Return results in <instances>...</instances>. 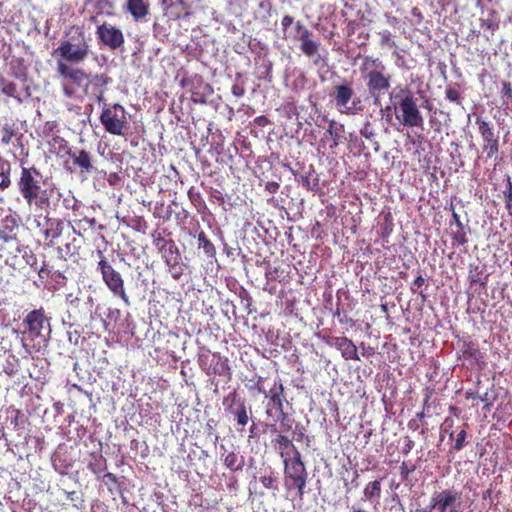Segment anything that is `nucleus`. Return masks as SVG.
Listing matches in <instances>:
<instances>
[{
  "label": "nucleus",
  "instance_id": "nucleus-19",
  "mask_svg": "<svg viewBox=\"0 0 512 512\" xmlns=\"http://www.w3.org/2000/svg\"><path fill=\"white\" fill-rule=\"evenodd\" d=\"M63 221L59 218L45 217L41 234L49 246L55 245V240L59 239L63 232Z\"/></svg>",
  "mask_w": 512,
  "mask_h": 512
},
{
  "label": "nucleus",
  "instance_id": "nucleus-33",
  "mask_svg": "<svg viewBox=\"0 0 512 512\" xmlns=\"http://www.w3.org/2000/svg\"><path fill=\"white\" fill-rule=\"evenodd\" d=\"M88 468L94 474H100L107 469V461L102 455H93V461L88 464Z\"/></svg>",
  "mask_w": 512,
  "mask_h": 512
},
{
  "label": "nucleus",
  "instance_id": "nucleus-42",
  "mask_svg": "<svg viewBox=\"0 0 512 512\" xmlns=\"http://www.w3.org/2000/svg\"><path fill=\"white\" fill-rule=\"evenodd\" d=\"M416 470V466L414 464H410L406 461H403L400 466V477L402 481H407L409 476Z\"/></svg>",
  "mask_w": 512,
  "mask_h": 512
},
{
  "label": "nucleus",
  "instance_id": "nucleus-29",
  "mask_svg": "<svg viewBox=\"0 0 512 512\" xmlns=\"http://www.w3.org/2000/svg\"><path fill=\"white\" fill-rule=\"evenodd\" d=\"M272 443L278 445L280 457L284 460V458H288V453L286 452L287 448H292L294 450L295 445L292 442V439L284 434H278L276 438L272 440Z\"/></svg>",
  "mask_w": 512,
  "mask_h": 512
},
{
  "label": "nucleus",
  "instance_id": "nucleus-21",
  "mask_svg": "<svg viewBox=\"0 0 512 512\" xmlns=\"http://www.w3.org/2000/svg\"><path fill=\"white\" fill-rule=\"evenodd\" d=\"M67 154L72 158L74 166L80 168L81 173H91L94 170L91 154L82 149L79 151H68Z\"/></svg>",
  "mask_w": 512,
  "mask_h": 512
},
{
  "label": "nucleus",
  "instance_id": "nucleus-50",
  "mask_svg": "<svg viewBox=\"0 0 512 512\" xmlns=\"http://www.w3.org/2000/svg\"><path fill=\"white\" fill-rule=\"evenodd\" d=\"M453 427H454V419L451 417H446L444 422L441 425V431L444 433H448L450 439H453L454 438V432L452 430Z\"/></svg>",
  "mask_w": 512,
  "mask_h": 512
},
{
  "label": "nucleus",
  "instance_id": "nucleus-44",
  "mask_svg": "<svg viewBox=\"0 0 512 512\" xmlns=\"http://www.w3.org/2000/svg\"><path fill=\"white\" fill-rule=\"evenodd\" d=\"M260 482L267 489H276L277 478L273 472L260 477Z\"/></svg>",
  "mask_w": 512,
  "mask_h": 512
},
{
  "label": "nucleus",
  "instance_id": "nucleus-27",
  "mask_svg": "<svg viewBox=\"0 0 512 512\" xmlns=\"http://www.w3.org/2000/svg\"><path fill=\"white\" fill-rule=\"evenodd\" d=\"M224 465L232 472L242 471L245 466V458L238 452L230 451L223 458Z\"/></svg>",
  "mask_w": 512,
  "mask_h": 512
},
{
  "label": "nucleus",
  "instance_id": "nucleus-41",
  "mask_svg": "<svg viewBox=\"0 0 512 512\" xmlns=\"http://www.w3.org/2000/svg\"><path fill=\"white\" fill-rule=\"evenodd\" d=\"M379 36H380V45L382 47H389V48L396 47V42L392 39V35L389 30L380 31Z\"/></svg>",
  "mask_w": 512,
  "mask_h": 512
},
{
  "label": "nucleus",
  "instance_id": "nucleus-38",
  "mask_svg": "<svg viewBox=\"0 0 512 512\" xmlns=\"http://www.w3.org/2000/svg\"><path fill=\"white\" fill-rule=\"evenodd\" d=\"M445 98L457 105H462L463 98L461 97L460 92L451 85H448L445 89Z\"/></svg>",
  "mask_w": 512,
  "mask_h": 512
},
{
  "label": "nucleus",
  "instance_id": "nucleus-55",
  "mask_svg": "<svg viewBox=\"0 0 512 512\" xmlns=\"http://www.w3.org/2000/svg\"><path fill=\"white\" fill-rule=\"evenodd\" d=\"M294 439L301 442L305 436V429L301 425H296L295 430L293 431Z\"/></svg>",
  "mask_w": 512,
  "mask_h": 512
},
{
  "label": "nucleus",
  "instance_id": "nucleus-34",
  "mask_svg": "<svg viewBox=\"0 0 512 512\" xmlns=\"http://www.w3.org/2000/svg\"><path fill=\"white\" fill-rule=\"evenodd\" d=\"M212 356L213 353L209 349H203L198 354V365L201 368V370L205 372L206 375L211 366Z\"/></svg>",
  "mask_w": 512,
  "mask_h": 512
},
{
  "label": "nucleus",
  "instance_id": "nucleus-48",
  "mask_svg": "<svg viewBox=\"0 0 512 512\" xmlns=\"http://www.w3.org/2000/svg\"><path fill=\"white\" fill-rule=\"evenodd\" d=\"M432 394H433V390L432 389H429L427 388V392H426V395H425V398H424V401H423V410L421 412H418L415 416L414 419H416L417 421H422L424 418H425V409L428 408V403L432 397Z\"/></svg>",
  "mask_w": 512,
  "mask_h": 512
},
{
  "label": "nucleus",
  "instance_id": "nucleus-45",
  "mask_svg": "<svg viewBox=\"0 0 512 512\" xmlns=\"http://www.w3.org/2000/svg\"><path fill=\"white\" fill-rule=\"evenodd\" d=\"M466 437H467V432L465 429H462L461 431H459L455 437V442L452 446V449L455 451H460L465 445Z\"/></svg>",
  "mask_w": 512,
  "mask_h": 512
},
{
  "label": "nucleus",
  "instance_id": "nucleus-35",
  "mask_svg": "<svg viewBox=\"0 0 512 512\" xmlns=\"http://www.w3.org/2000/svg\"><path fill=\"white\" fill-rule=\"evenodd\" d=\"M16 135V128L14 123H5L1 129V143L9 145L12 138Z\"/></svg>",
  "mask_w": 512,
  "mask_h": 512
},
{
  "label": "nucleus",
  "instance_id": "nucleus-39",
  "mask_svg": "<svg viewBox=\"0 0 512 512\" xmlns=\"http://www.w3.org/2000/svg\"><path fill=\"white\" fill-rule=\"evenodd\" d=\"M245 91V83L242 80V75L238 73L236 75V82L232 85L231 92L235 97L240 98L244 96Z\"/></svg>",
  "mask_w": 512,
  "mask_h": 512
},
{
  "label": "nucleus",
  "instance_id": "nucleus-6",
  "mask_svg": "<svg viewBox=\"0 0 512 512\" xmlns=\"http://www.w3.org/2000/svg\"><path fill=\"white\" fill-rule=\"evenodd\" d=\"M384 66L379 59L367 56L360 67V72L366 81L369 94L378 99L385 94L391 86V75L383 72Z\"/></svg>",
  "mask_w": 512,
  "mask_h": 512
},
{
  "label": "nucleus",
  "instance_id": "nucleus-10",
  "mask_svg": "<svg viewBox=\"0 0 512 512\" xmlns=\"http://www.w3.org/2000/svg\"><path fill=\"white\" fill-rule=\"evenodd\" d=\"M476 124L478 126V132L482 139V153L485 154L486 159H492L496 157L500 150L499 137L495 133L490 122L484 118L477 116Z\"/></svg>",
  "mask_w": 512,
  "mask_h": 512
},
{
  "label": "nucleus",
  "instance_id": "nucleus-22",
  "mask_svg": "<svg viewBox=\"0 0 512 512\" xmlns=\"http://www.w3.org/2000/svg\"><path fill=\"white\" fill-rule=\"evenodd\" d=\"M383 478L369 481L363 488V500L371 504H379L382 496Z\"/></svg>",
  "mask_w": 512,
  "mask_h": 512
},
{
  "label": "nucleus",
  "instance_id": "nucleus-2",
  "mask_svg": "<svg viewBox=\"0 0 512 512\" xmlns=\"http://www.w3.org/2000/svg\"><path fill=\"white\" fill-rule=\"evenodd\" d=\"M45 180L36 167H21L17 188L29 206L45 209L50 206V193L45 187Z\"/></svg>",
  "mask_w": 512,
  "mask_h": 512
},
{
  "label": "nucleus",
  "instance_id": "nucleus-17",
  "mask_svg": "<svg viewBox=\"0 0 512 512\" xmlns=\"http://www.w3.org/2000/svg\"><path fill=\"white\" fill-rule=\"evenodd\" d=\"M326 343L330 346H334L337 350H339L341 352V356L345 360H360L357 346L351 339L345 336L331 337L326 339Z\"/></svg>",
  "mask_w": 512,
  "mask_h": 512
},
{
  "label": "nucleus",
  "instance_id": "nucleus-51",
  "mask_svg": "<svg viewBox=\"0 0 512 512\" xmlns=\"http://www.w3.org/2000/svg\"><path fill=\"white\" fill-rule=\"evenodd\" d=\"M480 27L484 31H490L493 35L496 29H498V24L490 19H480Z\"/></svg>",
  "mask_w": 512,
  "mask_h": 512
},
{
  "label": "nucleus",
  "instance_id": "nucleus-14",
  "mask_svg": "<svg viewBox=\"0 0 512 512\" xmlns=\"http://www.w3.org/2000/svg\"><path fill=\"white\" fill-rule=\"evenodd\" d=\"M460 499L461 492L454 489H445L432 495L428 508L430 511L434 510L436 512H461L454 507Z\"/></svg>",
  "mask_w": 512,
  "mask_h": 512
},
{
  "label": "nucleus",
  "instance_id": "nucleus-5",
  "mask_svg": "<svg viewBox=\"0 0 512 512\" xmlns=\"http://www.w3.org/2000/svg\"><path fill=\"white\" fill-rule=\"evenodd\" d=\"M284 485L287 491L295 490L299 499H303L308 482V471L297 448L290 458H284Z\"/></svg>",
  "mask_w": 512,
  "mask_h": 512
},
{
  "label": "nucleus",
  "instance_id": "nucleus-64",
  "mask_svg": "<svg viewBox=\"0 0 512 512\" xmlns=\"http://www.w3.org/2000/svg\"><path fill=\"white\" fill-rule=\"evenodd\" d=\"M465 398H466L467 400H469V399L477 400V399H479V398H480V396H479L478 392H476V391H472V390H469V391H467V392L465 393Z\"/></svg>",
  "mask_w": 512,
  "mask_h": 512
},
{
  "label": "nucleus",
  "instance_id": "nucleus-58",
  "mask_svg": "<svg viewBox=\"0 0 512 512\" xmlns=\"http://www.w3.org/2000/svg\"><path fill=\"white\" fill-rule=\"evenodd\" d=\"M26 263L35 271L37 270V257L35 254L31 253L29 256H26Z\"/></svg>",
  "mask_w": 512,
  "mask_h": 512
},
{
  "label": "nucleus",
  "instance_id": "nucleus-62",
  "mask_svg": "<svg viewBox=\"0 0 512 512\" xmlns=\"http://www.w3.org/2000/svg\"><path fill=\"white\" fill-rule=\"evenodd\" d=\"M192 99L196 103H205L206 102L205 95L199 94L197 92H192Z\"/></svg>",
  "mask_w": 512,
  "mask_h": 512
},
{
  "label": "nucleus",
  "instance_id": "nucleus-7",
  "mask_svg": "<svg viewBox=\"0 0 512 512\" xmlns=\"http://www.w3.org/2000/svg\"><path fill=\"white\" fill-rule=\"evenodd\" d=\"M126 115L127 112L121 104H105L99 120L107 133L124 136L129 127Z\"/></svg>",
  "mask_w": 512,
  "mask_h": 512
},
{
  "label": "nucleus",
  "instance_id": "nucleus-49",
  "mask_svg": "<svg viewBox=\"0 0 512 512\" xmlns=\"http://www.w3.org/2000/svg\"><path fill=\"white\" fill-rule=\"evenodd\" d=\"M425 284V279L422 275H418L415 280L413 281V284L411 286V292L412 293H418V288L422 287ZM419 295L421 296L422 300H426V295L423 292H419Z\"/></svg>",
  "mask_w": 512,
  "mask_h": 512
},
{
  "label": "nucleus",
  "instance_id": "nucleus-43",
  "mask_svg": "<svg viewBox=\"0 0 512 512\" xmlns=\"http://www.w3.org/2000/svg\"><path fill=\"white\" fill-rule=\"evenodd\" d=\"M278 417H279V421H280L281 431L282 432L291 431L293 423H294V419H292L287 412L282 413L281 415H278Z\"/></svg>",
  "mask_w": 512,
  "mask_h": 512
},
{
  "label": "nucleus",
  "instance_id": "nucleus-46",
  "mask_svg": "<svg viewBox=\"0 0 512 512\" xmlns=\"http://www.w3.org/2000/svg\"><path fill=\"white\" fill-rule=\"evenodd\" d=\"M342 125H338V123L335 120H330L327 132L330 134V136L337 140L340 136V132L342 130Z\"/></svg>",
  "mask_w": 512,
  "mask_h": 512
},
{
  "label": "nucleus",
  "instance_id": "nucleus-60",
  "mask_svg": "<svg viewBox=\"0 0 512 512\" xmlns=\"http://www.w3.org/2000/svg\"><path fill=\"white\" fill-rule=\"evenodd\" d=\"M360 346L362 348V355L364 357H370L375 353L374 348L371 346H365L364 343H361Z\"/></svg>",
  "mask_w": 512,
  "mask_h": 512
},
{
  "label": "nucleus",
  "instance_id": "nucleus-57",
  "mask_svg": "<svg viewBox=\"0 0 512 512\" xmlns=\"http://www.w3.org/2000/svg\"><path fill=\"white\" fill-rule=\"evenodd\" d=\"M280 185L279 183L275 181L267 182L265 185V190L268 191L270 194H275L279 190Z\"/></svg>",
  "mask_w": 512,
  "mask_h": 512
},
{
  "label": "nucleus",
  "instance_id": "nucleus-47",
  "mask_svg": "<svg viewBox=\"0 0 512 512\" xmlns=\"http://www.w3.org/2000/svg\"><path fill=\"white\" fill-rule=\"evenodd\" d=\"M172 242V239L167 240L163 236H161V234L153 235V244L158 249L159 252Z\"/></svg>",
  "mask_w": 512,
  "mask_h": 512
},
{
  "label": "nucleus",
  "instance_id": "nucleus-11",
  "mask_svg": "<svg viewBox=\"0 0 512 512\" xmlns=\"http://www.w3.org/2000/svg\"><path fill=\"white\" fill-rule=\"evenodd\" d=\"M96 36L98 43L111 51L122 48L125 43L123 31L107 22L97 26Z\"/></svg>",
  "mask_w": 512,
  "mask_h": 512
},
{
  "label": "nucleus",
  "instance_id": "nucleus-12",
  "mask_svg": "<svg viewBox=\"0 0 512 512\" xmlns=\"http://www.w3.org/2000/svg\"><path fill=\"white\" fill-rule=\"evenodd\" d=\"M354 95L355 92L352 83L345 79L341 83L334 85L330 94L337 110L347 115L355 114V101H353V106H348V103L353 99Z\"/></svg>",
  "mask_w": 512,
  "mask_h": 512
},
{
  "label": "nucleus",
  "instance_id": "nucleus-30",
  "mask_svg": "<svg viewBox=\"0 0 512 512\" xmlns=\"http://www.w3.org/2000/svg\"><path fill=\"white\" fill-rule=\"evenodd\" d=\"M11 165L8 161L0 160V190L5 191L11 186Z\"/></svg>",
  "mask_w": 512,
  "mask_h": 512
},
{
  "label": "nucleus",
  "instance_id": "nucleus-59",
  "mask_svg": "<svg viewBox=\"0 0 512 512\" xmlns=\"http://www.w3.org/2000/svg\"><path fill=\"white\" fill-rule=\"evenodd\" d=\"M413 447H414V441L411 440L409 437H406L405 444L402 449V453L406 454V455L409 454L410 451L413 449Z\"/></svg>",
  "mask_w": 512,
  "mask_h": 512
},
{
  "label": "nucleus",
  "instance_id": "nucleus-32",
  "mask_svg": "<svg viewBox=\"0 0 512 512\" xmlns=\"http://www.w3.org/2000/svg\"><path fill=\"white\" fill-rule=\"evenodd\" d=\"M284 402H286L285 394L274 398L272 400H269L266 406V414L268 416H273L272 410L275 409L278 415H281L282 413H286L284 411Z\"/></svg>",
  "mask_w": 512,
  "mask_h": 512
},
{
  "label": "nucleus",
  "instance_id": "nucleus-23",
  "mask_svg": "<svg viewBox=\"0 0 512 512\" xmlns=\"http://www.w3.org/2000/svg\"><path fill=\"white\" fill-rule=\"evenodd\" d=\"M18 227V222L14 217H6L0 225V240L5 243L18 242L16 233Z\"/></svg>",
  "mask_w": 512,
  "mask_h": 512
},
{
  "label": "nucleus",
  "instance_id": "nucleus-15",
  "mask_svg": "<svg viewBox=\"0 0 512 512\" xmlns=\"http://www.w3.org/2000/svg\"><path fill=\"white\" fill-rule=\"evenodd\" d=\"M45 324L49 325V318L45 314V309L40 307L39 309L32 310L23 319L24 333H27L32 339L42 337V330Z\"/></svg>",
  "mask_w": 512,
  "mask_h": 512
},
{
  "label": "nucleus",
  "instance_id": "nucleus-4",
  "mask_svg": "<svg viewBox=\"0 0 512 512\" xmlns=\"http://www.w3.org/2000/svg\"><path fill=\"white\" fill-rule=\"evenodd\" d=\"M390 101L396 118L403 126L423 128L424 118L418 108L414 94L407 86H397L390 93Z\"/></svg>",
  "mask_w": 512,
  "mask_h": 512
},
{
  "label": "nucleus",
  "instance_id": "nucleus-25",
  "mask_svg": "<svg viewBox=\"0 0 512 512\" xmlns=\"http://www.w3.org/2000/svg\"><path fill=\"white\" fill-rule=\"evenodd\" d=\"M125 9L135 21H139L148 15L149 4L144 0H127Z\"/></svg>",
  "mask_w": 512,
  "mask_h": 512
},
{
  "label": "nucleus",
  "instance_id": "nucleus-37",
  "mask_svg": "<svg viewBox=\"0 0 512 512\" xmlns=\"http://www.w3.org/2000/svg\"><path fill=\"white\" fill-rule=\"evenodd\" d=\"M481 274H482V271L479 270L478 266H476L474 270L470 271V274L468 276L469 282L471 284H479L481 287H485L488 276H485L484 278H482Z\"/></svg>",
  "mask_w": 512,
  "mask_h": 512
},
{
  "label": "nucleus",
  "instance_id": "nucleus-52",
  "mask_svg": "<svg viewBox=\"0 0 512 512\" xmlns=\"http://www.w3.org/2000/svg\"><path fill=\"white\" fill-rule=\"evenodd\" d=\"M188 197H189V200L192 202V204H194V206L197 207L198 205L202 204L201 194L197 191H194L193 187H191L189 189Z\"/></svg>",
  "mask_w": 512,
  "mask_h": 512
},
{
  "label": "nucleus",
  "instance_id": "nucleus-8",
  "mask_svg": "<svg viewBox=\"0 0 512 512\" xmlns=\"http://www.w3.org/2000/svg\"><path fill=\"white\" fill-rule=\"evenodd\" d=\"M98 255L100 261L97 268L102 275L104 283L115 296L119 297L126 305H129V297L126 293L121 274L106 260L102 251L99 250Z\"/></svg>",
  "mask_w": 512,
  "mask_h": 512
},
{
  "label": "nucleus",
  "instance_id": "nucleus-9",
  "mask_svg": "<svg viewBox=\"0 0 512 512\" xmlns=\"http://www.w3.org/2000/svg\"><path fill=\"white\" fill-rule=\"evenodd\" d=\"M459 360L467 368L483 369L486 366V352L480 349L479 343L470 337L463 338L460 341Z\"/></svg>",
  "mask_w": 512,
  "mask_h": 512
},
{
  "label": "nucleus",
  "instance_id": "nucleus-20",
  "mask_svg": "<svg viewBox=\"0 0 512 512\" xmlns=\"http://www.w3.org/2000/svg\"><path fill=\"white\" fill-rule=\"evenodd\" d=\"M218 375L224 376L228 380L231 379L232 372L227 357L222 356L220 353H213L210 369L207 372V376Z\"/></svg>",
  "mask_w": 512,
  "mask_h": 512
},
{
  "label": "nucleus",
  "instance_id": "nucleus-26",
  "mask_svg": "<svg viewBox=\"0 0 512 512\" xmlns=\"http://www.w3.org/2000/svg\"><path fill=\"white\" fill-rule=\"evenodd\" d=\"M0 92L7 97L13 98L18 104L23 103V98L17 84L2 74H0Z\"/></svg>",
  "mask_w": 512,
  "mask_h": 512
},
{
  "label": "nucleus",
  "instance_id": "nucleus-16",
  "mask_svg": "<svg viewBox=\"0 0 512 512\" xmlns=\"http://www.w3.org/2000/svg\"><path fill=\"white\" fill-rule=\"evenodd\" d=\"M73 64H66L64 61H56V70L59 76L69 79L72 84L82 88L85 93L88 73L81 68L73 67Z\"/></svg>",
  "mask_w": 512,
  "mask_h": 512
},
{
  "label": "nucleus",
  "instance_id": "nucleus-36",
  "mask_svg": "<svg viewBox=\"0 0 512 512\" xmlns=\"http://www.w3.org/2000/svg\"><path fill=\"white\" fill-rule=\"evenodd\" d=\"M452 245L453 246H464L468 243L467 233L465 227L456 228L451 232Z\"/></svg>",
  "mask_w": 512,
  "mask_h": 512
},
{
  "label": "nucleus",
  "instance_id": "nucleus-63",
  "mask_svg": "<svg viewBox=\"0 0 512 512\" xmlns=\"http://www.w3.org/2000/svg\"><path fill=\"white\" fill-rule=\"evenodd\" d=\"M452 219H453V223L456 225V228L461 229V227H465L460 219V216L455 211H453V213H452Z\"/></svg>",
  "mask_w": 512,
  "mask_h": 512
},
{
  "label": "nucleus",
  "instance_id": "nucleus-3",
  "mask_svg": "<svg viewBox=\"0 0 512 512\" xmlns=\"http://www.w3.org/2000/svg\"><path fill=\"white\" fill-rule=\"evenodd\" d=\"M91 52L90 39L80 27H72L66 38L54 49L53 56L57 61H64L66 64H81L87 60Z\"/></svg>",
  "mask_w": 512,
  "mask_h": 512
},
{
  "label": "nucleus",
  "instance_id": "nucleus-18",
  "mask_svg": "<svg viewBox=\"0 0 512 512\" xmlns=\"http://www.w3.org/2000/svg\"><path fill=\"white\" fill-rule=\"evenodd\" d=\"M111 81V79L106 74H89L85 87V94H92L96 96L98 102L104 100V93L106 90V86Z\"/></svg>",
  "mask_w": 512,
  "mask_h": 512
},
{
  "label": "nucleus",
  "instance_id": "nucleus-53",
  "mask_svg": "<svg viewBox=\"0 0 512 512\" xmlns=\"http://www.w3.org/2000/svg\"><path fill=\"white\" fill-rule=\"evenodd\" d=\"M38 273L40 279H48L51 274V270L48 268V265L44 262L43 265L35 270Z\"/></svg>",
  "mask_w": 512,
  "mask_h": 512
},
{
  "label": "nucleus",
  "instance_id": "nucleus-61",
  "mask_svg": "<svg viewBox=\"0 0 512 512\" xmlns=\"http://www.w3.org/2000/svg\"><path fill=\"white\" fill-rule=\"evenodd\" d=\"M4 372H5L8 376L12 377V376H14V375L18 372V368H17V367H15V366H14V365H12V364H8L7 366H5V367H4Z\"/></svg>",
  "mask_w": 512,
  "mask_h": 512
},
{
  "label": "nucleus",
  "instance_id": "nucleus-54",
  "mask_svg": "<svg viewBox=\"0 0 512 512\" xmlns=\"http://www.w3.org/2000/svg\"><path fill=\"white\" fill-rule=\"evenodd\" d=\"M66 303L70 307L78 308L79 303H80V299H79V297L77 295H74L73 293H68L66 295Z\"/></svg>",
  "mask_w": 512,
  "mask_h": 512
},
{
  "label": "nucleus",
  "instance_id": "nucleus-1",
  "mask_svg": "<svg viewBox=\"0 0 512 512\" xmlns=\"http://www.w3.org/2000/svg\"><path fill=\"white\" fill-rule=\"evenodd\" d=\"M294 23V17L284 15L281 19L282 39L285 41H299L300 50L308 58L312 59V63L316 67H324L327 65V58L319 54L320 42L313 39V33L301 22L297 21L292 30L289 28Z\"/></svg>",
  "mask_w": 512,
  "mask_h": 512
},
{
  "label": "nucleus",
  "instance_id": "nucleus-13",
  "mask_svg": "<svg viewBox=\"0 0 512 512\" xmlns=\"http://www.w3.org/2000/svg\"><path fill=\"white\" fill-rule=\"evenodd\" d=\"M225 411L234 415L237 425L245 427L249 422L250 407H247L245 399L241 398L234 390L223 398Z\"/></svg>",
  "mask_w": 512,
  "mask_h": 512
},
{
  "label": "nucleus",
  "instance_id": "nucleus-31",
  "mask_svg": "<svg viewBox=\"0 0 512 512\" xmlns=\"http://www.w3.org/2000/svg\"><path fill=\"white\" fill-rule=\"evenodd\" d=\"M198 247L203 249L207 257L213 258L216 256V248L204 231L198 233Z\"/></svg>",
  "mask_w": 512,
  "mask_h": 512
},
{
  "label": "nucleus",
  "instance_id": "nucleus-40",
  "mask_svg": "<svg viewBox=\"0 0 512 512\" xmlns=\"http://www.w3.org/2000/svg\"><path fill=\"white\" fill-rule=\"evenodd\" d=\"M96 8L100 13H106L107 15H113L114 4L110 0H97L95 4Z\"/></svg>",
  "mask_w": 512,
  "mask_h": 512
},
{
  "label": "nucleus",
  "instance_id": "nucleus-28",
  "mask_svg": "<svg viewBox=\"0 0 512 512\" xmlns=\"http://www.w3.org/2000/svg\"><path fill=\"white\" fill-rule=\"evenodd\" d=\"M160 254H161L162 258L164 259V262L167 266L175 267V266H177V264H180L181 254H180L179 249L176 246L174 241L171 244H169L167 247L162 249L160 251Z\"/></svg>",
  "mask_w": 512,
  "mask_h": 512
},
{
  "label": "nucleus",
  "instance_id": "nucleus-24",
  "mask_svg": "<svg viewBox=\"0 0 512 512\" xmlns=\"http://www.w3.org/2000/svg\"><path fill=\"white\" fill-rule=\"evenodd\" d=\"M256 389L259 393L263 394L268 401L285 394L284 386L280 378L274 379L270 389L267 391L263 386V378L260 377L256 382Z\"/></svg>",
  "mask_w": 512,
  "mask_h": 512
},
{
  "label": "nucleus",
  "instance_id": "nucleus-56",
  "mask_svg": "<svg viewBox=\"0 0 512 512\" xmlns=\"http://www.w3.org/2000/svg\"><path fill=\"white\" fill-rule=\"evenodd\" d=\"M170 268L171 276L178 280L183 274V269L181 268L180 264H177V266H168Z\"/></svg>",
  "mask_w": 512,
  "mask_h": 512
}]
</instances>
